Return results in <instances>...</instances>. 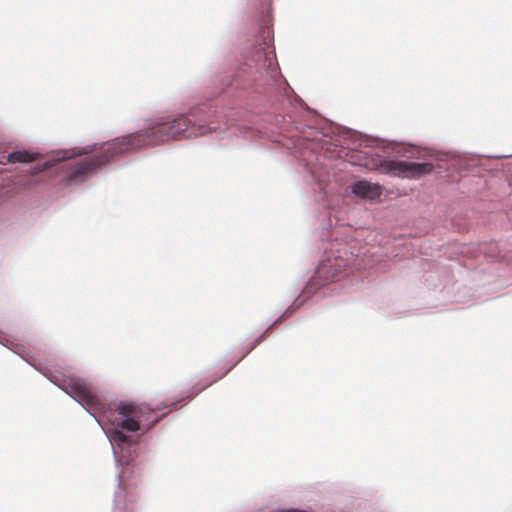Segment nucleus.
Here are the masks:
<instances>
[{
	"label": "nucleus",
	"instance_id": "nucleus-5",
	"mask_svg": "<svg viewBox=\"0 0 512 512\" xmlns=\"http://www.w3.org/2000/svg\"><path fill=\"white\" fill-rule=\"evenodd\" d=\"M117 140L118 138H116L112 142H109L105 146L102 154L87 157L85 159L67 165V179L75 183H82L92 174V172L95 169L109 163L113 157L123 154L124 152H114L115 149L112 148V145Z\"/></svg>",
	"mask_w": 512,
	"mask_h": 512
},
{
	"label": "nucleus",
	"instance_id": "nucleus-12",
	"mask_svg": "<svg viewBox=\"0 0 512 512\" xmlns=\"http://www.w3.org/2000/svg\"><path fill=\"white\" fill-rule=\"evenodd\" d=\"M214 381L210 382L209 384H207L206 386H203V389H206V387H208L209 385H211Z\"/></svg>",
	"mask_w": 512,
	"mask_h": 512
},
{
	"label": "nucleus",
	"instance_id": "nucleus-11",
	"mask_svg": "<svg viewBox=\"0 0 512 512\" xmlns=\"http://www.w3.org/2000/svg\"><path fill=\"white\" fill-rule=\"evenodd\" d=\"M227 372H228V371L223 372V374H222L221 376H219L217 379H215L214 381H217L218 379H220L221 377H223L224 375H226V374H227Z\"/></svg>",
	"mask_w": 512,
	"mask_h": 512
},
{
	"label": "nucleus",
	"instance_id": "nucleus-9",
	"mask_svg": "<svg viewBox=\"0 0 512 512\" xmlns=\"http://www.w3.org/2000/svg\"><path fill=\"white\" fill-rule=\"evenodd\" d=\"M52 166H53V163L51 161H46L43 164H37L29 170V174L32 176L37 175V174L51 168Z\"/></svg>",
	"mask_w": 512,
	"mask_h": 512
},
{
	"label": "nucleus",
	"instance_id": "nucleus-1",
	"mask_svg": "<svg viewBox=\"0 0 512 512\" xmlns=\"http://www.w3.org/2000/svg\"><path fill=\"white\" fill-rule=\"evenodd\" d=\"M204 125L192 123L187 116L181 115L172 121L156 123L153 126L137 133L119 137L112 145L114 152H132L140 148L164 143L178 137H197L209 132Z\"/></svg>",
	"mask_w": 512,
	"mask_h": 512
},
{
	"label": "nucleus",
	"instance_id": "nucleus-7",
	"mask_svg": "<svg viewBox=\"0 0 512 512\" xmlns=\"http://www.w3.org/2000/svg\"><path fill=\"white\" fill-rule=\"evenodd\" d=\"M352 191L355 195L368 199L378 198L382 194V188L380 185L373 184L365 180L354 183Z\"/></svg>",
	"mask_w": 512,
	"mask_h": 512
},
{
	"label": "nucleus",
	"instance_id": "nucleus-6",
	"mask_svg": "<svg viewBox=\"0 0 512 512\" xmlns=\"http://www.w3.org/2000/svg\"><path fill=\"white\" fill-rule=\"evenodd\" d=\"M375 166L380 168L383 173L412 179L420 178L423 175L431 173L433 170V165L430 163L396 160H380L379 164Z\"/></svg>",
	"mask_w": 512,
	"mask_h": 512
},
{
	"label": "nucleus",
	"instance_id": "nucleus-3",
	"mask_svg": "<svg viewBox=\"0 0 512 512\" xmlns=\"http://www.w3.org/2000/svg\"><path fill=\"white\" fill-rule=\"evenodd\" d=\"M117 410L119 418L116 426L130 432L138 430L146 432L160 420L156 411L145 404L120 403Z\"/></svg>",
	"mask_w": 512,
	"mask_h": 512
},
{
	"label": "nucleus",
	"instance_id": "nucleus-10",
	"mask_svg": "<svg viewBox=\"0 0 512 512\" xmlns=\"http://www.w3.org/2000/svg\"><path fill=\"white\" fill-rule=\"evenodd\" d=\"M113 438L115 441L120 443H126L129 440V437L121 430L116 429L113 433Z\"/></svg>",
	"mask_w": 512,
	"mask_h": 512
},
{
	"label": "nucleus",
	"instance_id": "nucleus-8",
	"mask_svg": "<svg viewBox=\"0 0 512 512\" xmlns=\"http://www.w3.org/2000/svg\"><path fill=\"white\" fill-rule=\"evenodd\" d=\"M40 158V154L37 152H31L27 150L14 151L7 156V162L9 163H29L34 162Z\"/></svg>",
	"mask_w": 512,
	"mask_h": 512
},
{
	"label": "nucleus",
	"instance_id": "nucleus-4",
	"mask_svg": "<svg viewBox=\"0 0 512 512\" xmlns=\"http://www.w3.org/2000/svg\"><path fill=\"white\" fill-rule=\"evenodd\" d=\"M63 391L79 402L98 422L107 413V405L94 388L82 379L71 378L61 385Z\"/></svg>",
	"mask_w": 512,
	"mask_h": 512
},
{
	"label": "nucleus",
	"instance_id": "nucleus-2",
	"mask_svg": "<svg viewBox=\"0 0 512 512\" xmlns=\"http://www.w3.org/2000/svg\"><path fill=\"white\" fill-rule=\"evenodd\" d=\"M356 261V255L346 244L334 245L320 262L316 274L325 281H335L349 272Z\"/></svg>",
	"mask_w": 512,
	"mask_h": 512
}]
</instances>
